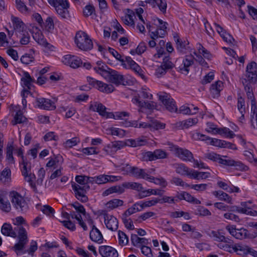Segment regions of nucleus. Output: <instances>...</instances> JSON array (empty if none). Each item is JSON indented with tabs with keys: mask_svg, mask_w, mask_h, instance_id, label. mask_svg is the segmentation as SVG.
I'll use <instances>...</instances> for the list:
<instances>
[{
	"mask_svg": "<svg viewBox=\"0 0 257 257\" xmlns=\"http://www.w3.org/2000/svg\"><path fill=\"white\" fill-rule=\"evenodd\" d=\"M1 232L3 235L13 238H16L18 233L19 242L14 246L16 251L22 250L28 242L27 232L22 226H17L13 229L11 224L5 223L2 227Z\"/></svg>",
	"mask_w": 257,
	"mask_h": 257,
	"instance_id": "1",
	"label": "nucleus"
},
{
	"mask_svg": "<svg viewBox=\"0 0 257 257\" xmlns=\"http://www.w3.org/2000/svg\"><path fill=\"white\" fill-rule=\"evenodd\" d=\"M77 47L83 51H89L93 48V43L89 36L83 31L78 32L75 37Z\"/></svg>",
	"mask_w": 257,
	"mask_h": 257,
	"instance_id": "2",
	"label": "nucleus"
},
{
	"mask_svg": "<svg viewBox=\"0 0 257 257\" xmlns=\"http://www.w3.org/2000/svg\"><path fill=\"white\" fill-rule=\"evenodd\" d=\"M10 196L13 206L18 211L25 212L28 210V206L25 199L17 192H11Z\"/></svg>",
	"mask_w": 257,
	"mask_h": 257,
	"instance_id": "3",
	"label": "nucleus"
},
{
	"mask_svg": "<svg viewBox=\"0 0 257 257\" xmlns=\"http://www.w3.org/2000/svg\"><path fill=\"white\" fill-rule=\"evenodd\" d=\"M72 188L74 192L75 196L78 200L83 203L87 202L88 199L86 193L90 188L89 185L81 186L75 183H73Z\"/></svg>",
	"mask_w": 257,
	"mask_h": 257,
	"instance_id": "4",
	"label": "nucleus"
},
{
	"mask_svg": "<svg viewBox=\"0 0 257 257\" xmlns=\"http://www.w3.org/2000/svg\"><path fill=\"white\" fill-rule=\"evenodd\" d=\"M159 100L165 106L166 109L170 112H177V107L174 100L166 93L162 92L158 94Z\"/></svg>",
	"mask_w": 257,
	"mask_h": 257,
	"instance_id": "5",
	"label": "nucleus"
},
{
	"mask_svg": "<svg viewBox=\"0 0 257 257\" xmlns=\"http://www.w3.org/2000/svg\"><path fill=\"white\" fill-rule=\"evenodd\" d=\"M53 6L57 13L63 18L69 17V14L68 9L69 8V3L65 0H56L54 5H51Z\"/></svg>",
	"mask_w": 257,
	"mask_h": 257,
	"instance_id": "6",
	"label": "nucleus"
},
{
	"mask_svg": "<svg viewBox=\"0 0 257 257\" xmlns=\"http://www.w3.org/2000/svg\"><path fill=\"white\" fill-rule=\"evenodd\" d=\"M106 76L110 82L116 85H125V83H127L123 75L111 69L107 73Z\"/></svg>",
	"mask_w": 257,
	"mask_h": 257,
	"instance_id": "7",
	"label": "nucleus"
},
{
	"mask_svg": "<svg viewBox=\"0 0 257 257\" xmlns=\"http://www.w3.org/2000/svg\"><path fill=\"white\" fill-rule=\"evenodd\" d=\"M250 83L257 82V64L252 61L246 66L245 77Z\"/></svg>",
	"mask_w": 257,
	"mask_h": 257,
	"instance_id": "8",
	"label": "nucleus"
},
{
	"mask_svg": "<svg viewBox=\"0 0 257 257\" xmlns=\"http://www.w3.org/2000/svg\"><path fill=\"white\" fill-rule=\"evenodd\" d=\"M63 63L73 68H77L82 64V61L79 57L71 55H65L62 60Z\"/></svg>",
	"mask_w": 257,
	"mask_h": 257,
	"instance_id": "9",
	"label": "nucleus"
},
{
	"mask_svg": "<svg viewBox=\"0 0 257 257\" xmlns=\"http://www.w3.org/2000/svg\"><path fill=\"white\" fill-rule=\"evenodd\" d=\"M106 108L102 103L94 102L90 104L89 109L93 111H96L103 117L105 118H109L112 116V112L106 111Z\"/></svg>",
	"mask_w": 257,
	"mask_h": 257,
	"instance_id": "10",
	"label": "nucleus"
},
{
	"mask_svg": "<svg viewBox=\"0 0 257 257\" xmlns=\"http://www.w3.org/2000/svg\"><path fill=\"white\" fill-rule=\"evenodd\" d=\"M125 146L124 142L122 141H114L108 144L103 150L109 155H113L118 150Z\"/></svg>",
	"mask_w": 257,
	"mask_h": 257,
	"instance_id": "11",
	"label": "nucleus"
},
{
	"mask_svg": "<svg viewBox=\"0 0 257 257\" xmlns=\"http://www.w3.org/2000/svg\"><path fill=\"white\" fill-rule=\"evenodd\" d=\"M104 223L106 227L111 230L115 231L117 229L118 222L116 218L107 213L104 214Z\"/></svg>",
	"mask_w": 257,
	"mask_h": 257,
	"instance_id": "12",
	"label": "nucleus"
},
{
	"mask_svg": "<svg viewBox=\"0 0 257 257\" xmlns=\"http://www.w3.org/2000/svg\"><path fill=\"white\" fill-rule=\"evenodd\" d=\"M99 252L102 257H118V256L116 250L110 246H99Z\"/></svg>",
	"mask_w": 257,
	"mask_h": 257,
	"instance_id": "13",
	"label": "nucleus"
},
{
	"mask_svg": "<svg viewBox=\"0 0 257 257\" xmlns=\"http://www.w3.org/2000/svg\"><path fill=\"white\" fill-rule=\"evenodd\" d=\"M175 151L176 155L183 161L192 162L194 159L192 153L187 149L177 147Z\"/></svg>",
	"mask_w": 257,
	"mask_h": 257,
	"instance_id": "14",
	"label": "nucleus"
},
{
	"mask_svg": "<svg viewBox=\"0 0 257 257\" xmlns=\"http://www.w3.org/2000/svg\"><path fill=\"white\" fill-rule=\"evenodd\" d=\"M221 156L219 163L226 166H234L236 169L241 170L243 169V165L240 162L235 161L227 156Z\"/></svg>",
	"mask_w": 257,
	"mask_h": 257,
	"instance_id": "15",
	"label": "nucleus"
},
{
	"mask_svg": "<svg viewBox=\"0 0 257 257\" xmlns=\"http://www.w3.org/2000/svg\"><path fill=\"white\" fill-rule=\"evenodd\" d=\"M38 106L43 109L53 110L56 108L54 103L49 99L41 97L36 99Z\"/></svg>",
	"mask_w": 257,
	"mask_h": 257,
	"instance_id": "16",
	"label": "nucleus"
},
{
	"mask_svg": "<svg viewBox=\"0 0 257 257\" xmlns=\"http://www.w3.org/2000/svg\"><path fill=\"white\" fill-rule=\"evenodd\" d=\"M128 169L131 175L137 178L147 180L149 177V174L145 172L144 169L137 167H130Z\"/></svg>",
	"mask_w": 257,
	"mask_h": 257,
	"instance_id": "17",
	"label": "nucleus"
},
{
	"mask_svg": "<svg viewBox=\"0 0 257 257\" xmlns=\"http://www.w3.org/2000/svg\"><path fill=\"white\" fill-rule=\"evenodd\" d=\"M192 138L195 140L210 141L211 145L219 147L220 146L221 140L212 139L208 136L200 134L199 133H195L193 134Z\"/></svg>",
	"mask_w": 257,
	"mask_h": 257,
	"instance_id": "18",
	"label": "nucleus"
},
{
	"mask_svg": "<svg viewBox=\"0 0 257 257\" xmlns=\"http://www.w3.org/2000/svg\"><path fill=\"white\" fill-rule=\"evenodd\" d=\"M210 236L213 237L214 240L216 241L233 243V241L231 238L225 236L222 233L219 231L212 230L210 233Z\"/></svg>",
	"mask_w": 257,
	"mask_h": 257,
	"instance_id": "19",
	"label": "nucleus"
},
{
	"mask_svg": "<svg viewBox=\"0 0 257 257\" xmlns=\"http://www.w3.org/2000/svg\"><path fill=\"white\" fill-rule=\"evenodd\" d=\"M22 165H23L22 169V173L23 175L28 182H31L32 178L35 177L34 174L31 172L30 164L23 159Z\"/></svg>",
	"mask_w": 257,
	"mask_h": 257,
	"instance_id": "20",
	"label": "nucleus"
},
{
	"mask_svg": "<svg viewBox=\"0 0 257 257\" xmlns=\"http://www.w3.org/2000/svg\"><path fill=\"white\" fill-rule=\"evenodd\" d=\"M89 237L90 239L98 243L102 242L103 236L100 230L95 225H92L91 230L90 231Z\"/></svg>",
	"mask_w": 257,
	"mask_h": 257,
	"instance_id": "21",
	"label": "nucleus"
},
{
	"mask_svg": "<svg viewBox=\"0 0 257 257\" xmlns=\"http://www.w3.org/2000/svg\"><path fill=\"white\" fill-rule=\"evenodd\" d=\"M217 246L221 249L229 252L231 251V249L235 252L242 250V247L239 245H233V243H224L223 242H220L217 244Z\"/></svg>",
	"mask_w": 257,
	"mask_h": 257,
	"instance_id": "22",
	"label": "nucleus"
},
{
	"mask_svg": "<svg viewBox=\"0 0 257 257\" xmlns=\"http://www.w3.org/2000/svg\"><path fill=\"white\" fill-rule=\"evenodd\" d=\"M174 40L176 45V48L178 51L182 53H185L187 49L188 45L189 42L188 41H183L180 39L179 36L176 35L174 36Z\"/></svg>",
	"mask_w": 257,
	"mask_h": 257,
	"instance_id": "23",
	"label": "nucleus"
},
{
	"mask_svg": "<svg viewBox=\"0 0 257 257\" xmlns=\"http://www.w3.org/2000/svg\"><path fill=\"white\" fill-rule=\"evenodd\" d=\"M33 38L39 45L45 48L50 49L51 47H52L50 44L47 42L39 30L33 35Z\"/></svg>",
	"mask_w": 257,
	"mask_h": 257,
	"instance_id": "24",
	"label": "nucleus"
},
{
	"mask_svg": "<svg viewBox=\"0 0 257 257\" xmlns=\"http://www.w3.org/2000/svg\"><path fill=\"white\" fill-rule=\"evenodd\" d=\"M223 83L217 81L211 85L210 90L213 97H217L220 95V92L222 89Z\"/></svg>",
	"mask_w": 257,
	"mask_h": 257,
	"instance_id": "25",
	"label": "nucleus"
},
{
	"mask_svg": "<svg viewBox=\"0 0 257 257\" xmlns=\"http://www.w3.org/2000/svg\"><path fill=\"white\" fill-rule=\"evenodd\" d=\"M0 208L7 212L11 209V204L4 193H0Z\"/></svg>",
	"mask_w": 257,
	"mask_h": 257,
	"instance_id": "26",
	"label": "nucleus"
},
{
	"mask_svg": "<svg viewBox=\"0 0 257 257\" xmlns=\"http://www.w3.org/2000/svg\"><path fill=\"white\" fill-rule=\"evenodd\" d=\"M97 67H94V70L98 73L103 75V74H107L108 71L110 70L104 63L101 61H98L96 62Z\"/></svg>",
	"mask_w": 257,
	"mask_h": 257,
	"instance_id": "27",
	"label": "nucleus"
},
{
	"mask_svg": "<svg viewBox=\"0 0 257 257\" xmlns=\"http://www.w3.org/2000/svg\"><path fill=\"white\" fill-rule=\"evenodd\" d=\"M198 121V119L197 118H189L186 120L177 123V126L181 127L182 129L184 128H187L190 126L197 124Z\"/></svg>",
	"mask_w": 257,
	"mask_h": 257,
	"instance_id": "28",
	"label": "nucleus"
},
{
	"mask_svg": "<svg viewBox=\"0 0 257 257\" xmlns=\"http://www.w3.org/2000/svg\"><path fill=\"white\" fill-rule=\"evenodd\" d=\"M176 172L181 175H186L189 178L191 175V169H189L183 164H177L175 165Z\"/></svg>",
	"mask_w": 257,
	"mask_h": 257,
	"instance_id": "29",
	"label": "nucleus"
},
{
	"mask_svg": "<svg viewBox=\"0 0 257 257\" xmlns=\"http://www.w3.org/2000/svg\"><path fill=\"white\" fill-rule=\"evenodd\" d=\"M11 19L13 24L14 29L19 32H23L25 26L21 19L14 16H12Z\"/></svg>",
	"mask_w": 257,
	"mask_h": 257,
	"instance_id": "30",
	"label": "nucleus"
},
{
	"mask_svg": "<svg viewBox=\"0 0 257 257\" xmlns=\"http://www.w3.org/2000/svg\"><path fill=\"white\" fill-rule=\"evenodd\" d=\"M210 173L208 172H198L193 169H191V175L190 178L191 179L200 180L205 179L208 178Z\"/></svg>",
	"mask_w": 257,
	"mask_h": 257,
	"instance_id": "31",
	"label": "nucleus"
},
{
	"mask_svg": "<svg viewBox=\"0 0 257 257\" xmlns=\"http://www.w3.org/2000/svg\"><path fill=\"white\" fill-rule=\"evenodd\" d=\"M121 185L123 192L125 189H132L136 191H141L143 189L142 185L139 183L126 182L123 183Z\"/></svg>",
	"mask_w": 257,
	"mask_h": 257,
	"instance_id": "32",
	"label": "nucleus"
},
{
	"mask_svg": "<svg viewBox=\"0 0 257 257\" xmlns=\"http://www.w3.org/2000/svg\"><path fill=\"white\" fill-rule=\"evenodd\" d=\"M98 83L97 89L104 93H109L113 91L114 90V86L110 84L104 83L101 81L97 82Z\"/></svg>",
	"mask_w": 257,
	"mask_h": 257,
	"instance_id": "33",
	"label": "nucleus"
},
{
	"mask_svg": "<svg viewBox=\"0 0 257 257\" xmlns=\"http://www.w3.org/2000/svg\"><path fill=\"white\" fill-rule=\"evenodd\" d=\"M193 60L194 57L192 55L186 56L183 61V66L180 67V70L188 72V68L193 64Z\"/></svg>",
	"mask_w": 257,
	"mask_h": 257,
	"instance_id": "34",
	"label": "nucleus"
},
{
	"mask_svg": "<svg viewBox=\"0 0 257 257\" xmlns=\"http://www.w3.org/2000/svg\"><path fill=\"white\" fill-rule=\"evenodd\" d=\"M114 193L118 194H122L123 193L122 185L118 186H113L108 188L102 193V195L103 196H106Z\"/></svg>",
	"mask_w": 257,
	"mask_h": 257,
	"instance_id": "35",
	"label": "nucleus"
},
{
	"mask_svg": "<svg viewBox=\"0 0 257 257\" xmlns=\"http://www.w3.org/2000/svg\"><path fill=\"white\" fill-rule=\"evenodd\" d=\"M212 194L220 200L226 201L228 203H232L231 198L227 193L222 191H215L212 192Z\"/></svg>",
	"mask_w": 257,
	"mask_h": 257,
	"instance_id": "36",
	"label": "nucleus"
},
{
	"mask_svg": "<svg viewBox=\"0 0 257 257\" xmlns=\"http://www.w3.org/2000/svg\"><path fill=\"white\" fill-rule=\"evenodd\" d=\"M146 143L145 139H137L135 140L128 139L124 142L125 145L132 147H137L144 145Z\"/></svg>",
	"mask_w": 257,
	"mask_h": 257,
	"instance_id": "37",
	"label": "nucleus"
},
{
	"mask_svg": "<svg viewBox=\"0 0 257 257\" xmlns=\"http://www.w3.org/2000/svg\"><path fill=\"white\" fill-rule=\"evenodd\" d=\"M16 4L17 9L22 13L29 14L32 11V9L27 7L21 0H16Z\"/></svg>",
	"mask_w": 257,
	"mask_h": 257,
	"instance_id": "38",
	"label": "nucleus"
},
{
	"mask_svg": "<svg viewBox=\"0 0 257 257\" xmlns=\"http://www.w3.org/2000/svg\"><path fill=\"white\" fill-rule=\"evenodd\" d=\"M134 17L136 18L135 14L132 11L128 10V14L122 18V21L125 24L135 27Z\"/></svg>",
	"mask_w": 257,
	"mask_h": 257,
	"instance_id": "39",
	"label": "nucleus"
},
{
	"mask_svg": "<svg viewBox=\"0 0 257 257\" xmlns=\"http://www.w3.org/2000/svg\"><path fill=\"white\" fill-rule=\"evenodd\" d=\"M21 81L23 82V86L24 87H26L28 89H30L32 83L34 82V79L31 77L28 72H25L24 77L21 78Z\"/></svg>",
	"mask_w": 257,
	"mask_h": 257,
	"instance_id": "40",
	"label": "nucleus"
},
{
	"mask_svg": "<svg viewBox=\"0 0 257 257\" xmlns=\"http://www.w3.org/2000/svg\"><path fill=\"white\" fill-rule=\"evenodd\" d=\"M140 202L135 203L131 207L128 208L123 214V216H128L137 212L142 211L143 209L140 208Z\"/></svg>",
	"mask_w": 257,
	"mask_h": 257,
	"instance_id": "41",
	"label": "nucleus"
},
{
	"mask_svg": "<svg viewBox=\"0 0 257 257\" xmlns=\"http://www.w3.org/2000/svg\"><path fill=\"white\" fill-rule=\"evenodd\" d=\"M147 180L151 182H154L156 184L159 185L163 188L166 187L167 185V181L163 178H155L149 175V177Z\"/></svg>",
	"mask_w": 257,
	"mask_h": 257,
	"instance_id": "42",
	"label": "nucleus"
},
{
	"mask_svg": "<svg viewBox=\"0 0 257 257\" xmlns=\"http://www.w3.org/2000/svg\"><path fill=\"white\" fill-rule=\"evenodd\" d=\"M225 228L235 238L240 239L242 237V233L239 232V230L236 229L233 225H227Z\"/></svg>",
	"mask_w": 257,
	"mask_h": 257,
	"instance_id": "43",
	"label": "nucleus"
},
{
	"mask_svg": "<svg viewBox=\"0 0 257 257\" xmlns=\"http://www.w3.org/2000/svg\"><path fill=\"white\" fill-rule=\"evenodd\" d=\"M217 134L224 135L226 137L229 138H233L235 136L234 133L227 127L218 128Z\"/></svg>",
	"mask_w": 257,
	"mask_h": 257,
	"instance_id": "44",
	"label": "nucleus"
},
{
	"mask_svg": "<svg viewBox=\"0 0 257 257\" xmlns=\"http://www.w3.org/2000/svg\"><path fill=\"white\" fill-rule=\"evenodd\" d=\"M123 201L118 199H114L108 201L106 205L107 206L112 209L119 206L123 205Z\"/></svg>",
	"mask_w": 257,
	"mask_h": 257,
	"instance_id": "45",
	"label": "nucleus"
},
{
	"mask_svg": "<svg viewBox=\"0 0 257 257\" xmlns=\"http://www.w3.org/2000/svg\"><path fill=\"white\" fill-rule=\"evenodd\" d=\"M118 238L119 244L123 246L126 245L128 242L127 236L122 231H118Z\"/></svg>",
	"mask_w": 257,
	"mask_h": 257,
	"instance_id": "46",
	"label": "nucleus"
},
{
	"mask_svg": "<svg viewBox=\"0 0 257 257\" xmlns=\"http://www.w3.org/2000/svg\"><path fill=\"white\" fill-rule=\"evenodd\" d=\"M80 142V140L77 137L73 138L67 140L64 143L63 145L66 148H71L77 145Z\"/></svg>",
	"mask_w": 257,
	"mask_h": 257,
	"instance_id": "47",
	"label": "nucleus"
},
{
	"mask_svg": "<svg viewBox=\"0 0 257 257\" xmlns=\"http://www.w3.org/2000/svg\"><path fill=\"white\" fill-rule=\"evenodd\" d=\"M237 108L240 113L245 112V101L240 94H238Z\"/></svg>",
	"mask_w": 257,
	"mask_h": 257,
	"instance_id": "48",
	"label": "nucleus"
},
{
	"mask_svg": "<svg viewBox=\"0 0 257 257\" xmlns=\"http://www.w3.org/2000/svg\"><path fill=\"white\" fill-rule=\"evenodd\" d=\"M166 30L163 29H157L155 32H152L151 34V37L152 39H155L158 37H164L166 35Z\"/></svg>",
	"mask_w": 257,
	"mask_h": 257,
	"instance_id": "49",
	"label": "nucleus"
},
{
	"mask_svg": "<svg viewBox=\"0 0 257 257\" xmlns=\"http://www.w3.org/2000/svg\"><path fill=\"white\" fill-rule=\"evenodd\" d=\"M159 201L160 200H159V198H155L151 200H149L143 202H140V208L143 209L144 208L146 207L155 206L156 204L159 203Z\"/></svg>",
	"mask_w": 257,
	"mask_h": 257,
	"instance_id": "50",
	"label": "nucleus"
},
{
	"mask_svg": "<svg viewBox=\"0 0 257 257\" xmlns=\"http://www.w3.org/2000/svg\"><path fill=\"white\" fill-rule=\"evenodd\" d=\"M13 147L12 145H8L7 147L6 159L11 164L14 163V159L13 156Z\"/></svg>",
	"mask_w": 257,
	"mask_h": 257,
	"instance_id": "51",
	"label": "nucleus"
},
{
	"mask_svg": "<svg viewBox=\"0 0 257 257\" xmlns=\"http://www.w3.org/2000/svg\"><path fill=\"white\" fill-rule=\"evenodd\" d=\"M108 51L114 57L116 58V60L122 62V65L126 68V64L124 63V60L121 58L122 57L120 54L113 48H111L110 47L108 48Z\"/></svg>",
	"mask_w": 257,
	"mask_h": 257,
	"instance_id": "52",
	"label": "nucleus"
},
{
	"mask_svg": "<svg viewBox=\"0 0 257 257\" xmlns=\"http://www.w3.org/2000/svg\"><path fill=\"white\" fill-rule=\"evenodd\" d=\"M171 183L176 185V186H180L182 187H190V185L184 182L182 179L179 177H173L171 180Z\"/></svg>",
	"mask_w": 257,
	"mask_h": 257,
	"instance_id": "53",
	"label": "nucleus"
},
{
	"mask_svg": "<svg viewBox=\"0 0 257 257\" xmlns=\"http://www.w3.org/2000/svg\"><path fill=\"white\" fill-rule=\"evenodd\" d=\"M247 97L250 99L251 100V111L253 112V113H255V110L256 109V101L255 97L254 96L253 92H248L246 93Z\"/></svg>",
	"mask_w": 257,
	"mask_h": 257,
	"instance_id": "54",
	"label": "nucleus"
},
{
	"mask_svg": "<svg viewBox=\"0 0 257 257\" xmlns=\"http://www.w3.org/2000/svg\"><path fill=\"white\" fill-rule=\"evenodd\" d=\"M241 81L244 86V90L246 93L248 92L252 91L251 84H254L255 83H250L249 80L246 78H241Z\"/></svg>",
	"mask_w": 257,
	"mask_h": 257,
	"instance_id": "55",
	"label": "nucleus"
},
{
	"mask_svg": "<svg viewBox=\"0 0 257 257\" xmlns=\"http://www.w3.org/2000/svg\"><path fill=\"white\" fill-rule=\"evenodd\" d=\"M161 66L166 69L169 70L172 69L174 67V64L170 61L169 56H166L163 58Z\"/></svg>",
	"mask_w": 257,
	"mask_h": 257,
	"instance_id": "56",
	"label": "nucleus"
},
{
	"mask_svg": "<svg viewBox=\"0 0 257 257\" xmlns=\"http://www.w3.org/2000/svg\"><path fill=\"white\" fill-rule=\"evenodd\" d=\"M155 159H163L167 157V153L164 150L158 149L154 151Z\"/></svg>",
	"mask_w": 257,
	"mask_h": 257,
	"instance_id": "57",
	"label": "nucleus"
},
{
	"mask_svg": "<svg viewBox=\"0 0 257 257\" xmlns=\"http://www.w3.org/2000/svg\"><path fill=\"white\" fill-rule=\"evenodd\" d=\"M151 128H153L156 130L163 129L165 128V124L161 123L157 120H152L150 123Z\"/></svg>",
	"mask_w": 257,
	"mask_h": 257,
	"instance_id": "58",
	"label": "nucleus"
},
{
	"mask_svg": "<svg viewBox=\"0 0 257 257\" xmlns=\"http://www.w3.org/2000/svg\"><path fill=\"white\" fill-rule=\"evenodd\" d=\"M205 158L212 160L214 162H219V160L220 159L221 156L220 155L217 154L215 153H207L205 155Z\"/></svg>",
	"mask_w": 257,
	"mask_h": 257,
	"instance_id": "59",
	"label": "nucleus"
},
{
	"mask_svg": "<svg viewBox=\"0 0 257 257\" xmlns=\"http://www.w3.org/2000/svg\"><path fill=\"white\" fill-rule=\"evenodd\" d=\"M109 134L112 136H123L125 132L121 129L112 127L109 130Z\"/></svg>",
	"mask_w": 257,
	"mask_h": 257,
	"instance_id": "60",
	"label": "nucleus"
},
{
	"mask_svg": "<svg viewBox=\"0 0 257 257\" xmlns=\"http://www.w3.org/2000/svg\"><path fill=\"white\" fill-rule=\"evenodd\" d=\"M87 176H77L75 177V181L78 183L77 184L81 185V186H84V185H88L87 184Z\"/></svg>",
	"mask_w": 257,
	"mask_h": 257,
	"instance_id": "61",
	"label": "nucleus"
},
{
	"mask_svg": "<svg viewBox=\"0 0 257 257\" xmlns=\"http://www.w3.org/2000/svg\"><path fill=\"white\" fill-rule=\"evenodd\" d=\"M127 216H123L122 220L125 226L130 230H133L135 229L132 220L130 219H127Z\"/></svg>",
	"mask_w": 257,
	"mask_h": 257,
	"instance_id": "62",
	"label": "nucleus"
},
{
	"mask_svg": "<svg viewBox=\"0 0 257 257\" xmlns=\"http://www.w3.org/2000/svg\"><path fill=\"white\" fill-rule=\"evenodd\" d=\"M239 213L245 214L250 216H255L257 215V211L252 210L250 207L248 208H241L238 210Z\"/></svg>",
	"mask_w": 257,
	"mask_h": 257,
	"instance_id": "63",
	"label": "nucleus"
},
{
	"mask_svg": "<svg viewBox=\"0 0 257 257\" xmlns=\"http://www.w3.org/2000/svg\"><path fill=\"white\" fill-rule=\"evenodd\" d=\"M214 75L213 72H209L203 77L201 80V83L204 85L210 83L214 79Z\"/></svg>",
	"mask_w": 257,
	"mask_h": 257,
	"instance_id": "64",
	"label": "nucleus"
}]
</instances>
